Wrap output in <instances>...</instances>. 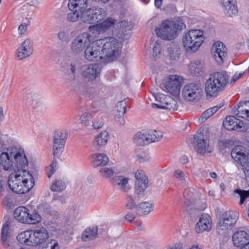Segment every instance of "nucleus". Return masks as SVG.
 <instances>
[{
	"label": "nucleus",
	"instance_id": "1",
	"mask_svg": "<svg viewBox=\"0 0 249 249\" xmlns=\"http://www.w3.org/2000/svg\"><path fill=\"white\" fill-rule=\"evenodd\" d=\"M0 164L5 171L14 172L8 179V184L13 192L24 194L34 186L35 180L28 171L23 169L28 165L24 149L20 145L4 146L0 149Z\"/></svg>",
	"mask_w": 249,
	"mask_h": 249
},
{
	"label": "nucleus",
	"instance_id": "2",
	"mask_svg": "<svg viewBox=\"0 0 249 249\" xmlns=\"http://www.w3.org/2000/svg\"><path fill=\"white\" fill-rule=\"evenodd\" d=\"M186 28V25L179 17L163 20L160 27L155 29L156 35L165 40H172L178 36V32Z\"/></svg>",
	"mask_w": 249,
	"mask_h": 249
},
{
	"label": "nucleus",
	"instance_id": "3",
	"mask_svg": "<svg viewBox=\"0 0 249 249\" xmlns=\"http://www.w3.org/2000/svg\"><path fill=\"white\" fill-rule=\"evenodd\" d=\"M229 82V76L225 71H218L210 74L205 85L207 95L216 97L219 92L225 89Z\"/></svg>",
	"mask_w": 249,
	"mask_h": 249
},
{
	"label": "nucleus",
	"instance_id": "4",
	"mask_svg": "<svg viewBox=\"0 0 249 249\" xmlns=\"http://www.w3.org/2000/svg\"><path fill=\"white\" fill-rule=\"evenodd\" d=\"M100 42L103 63L110 62L117 59L119 56L122 44L114 37H106L98 39Z\"/></svg>",
	"mask_w": 249,
	"mask_h": 249
},
{
	"label": "nucleus",
	"instance_id": "5",
	"mask_svg": "<svg viewBox=\"0 0 249 249\" xmlns=\"http://www.w3.org/2000/svg\"><path fill=\"white\" fill-rule=\"evenodd\" d=\"M204 39L205 37L202 30H191L183 36V46L186 52L193 53L198 49Z\"/></svg>",
	"mask_w": 249,
	"mask_h": 249
},
{
	"label": "nucleus",
	"instance_id": "6",
	"mask_svg": "<svg viewBox=\"0 0 249 249\" xmlns=\"http://www.w3.org/2000/svg\"><path fill=\"white\" fill-rule=\"evenodd\" d=\"M238 219V214L233 211L225 212L219 219L216 230L219 235H224L229 230H231Z\"/></svg>",
	"mask_w": 249,
	"mask_h": 249
},
{
	"label": "nucleus",
	"instance_id": "7",
	"mask_svg": "<svg viewBox=\"0 0 249 249\" xmlns=\"http://www.w3.org/2000/svg\"><path fill=\"white\" fill-rule=\"evenodd\" d=\"M14 217L18 221L28 224H36L41 220V217L36 211L31 213L27 208L20 206L14 212Z\"/></svg>",
	"mask_w": 249,
	"mask_h": 249
},
{
	"label": "nucleus",
	"instance_id": "8",
	"mask_svg": "<svg viewBox=\"0 0 249 249\" xmlns=\"http://www.w3.org/2000/svg\"><path fill=\"white\" fill-rule=\"evenodd\" d=\"M107 15V12L104 8L99 6H93L87 9L82 13L81 20L85 23L93 24L103 20Z\"/></svg>",
	"mask_w": 249,
	"mask_h": 249
},
{
	"label": "nucleus",
	"instance_id": "9",
	"mask_svg": "<svg viewBox=\"0 0 249 249\" xmlns=\"http://www.w3.org/2000/svg\"><path fill=\"white\" fill-rule=\"evenodd\" d=\"M90 36L87 33H82L76 36L70 45V50L74 54L82 53L89 44Z\"/></svg>",
	"mask_w": 249,
	"mask_h": 249
},
{
	"label": "nucleus",
	"instance_id": "10",
	"mask_svg": "<svg viewBox=\"0 0 249 249\" xmlns=\"http://www.w3.org/2000/svg\"><path fill=\"white\" fill-rule=\"evenodd\" d=\"M203 93L202 89L196 84L190 83L186 85L182 90V97L187 101H197Z\"/></svg>",
	"mask_w": 249,
	"mask_h": 249
},
{
	"label": "nucleus",
	"instance_id": "11",
	"mask_svg": "<svg viewBox=\"0 0 249 249\" xmlns=\"http://www.w3.org/2000/svg\"><path fill=\"white\" fill-rule=\"evenodd\" d=\"M100 42L99 40L93 41L88 45L84 51L85 58L89 61H100L103 62V55L102 54Z\"/></svg>",
	"mask_w": 249,
	"mask_h": 249
},
{
	"label": "nucleus",
	"instance_id": "12",
	"mask_svg": "<svg viewBox=\"0 0 249 249\" xmlns=\"http://www.w3.org/2000/svg\"><path fill=\"white\" fill-rule=\"evenodd\" d=\"M192 143L195 150L199 154L204 155L206 153H210L212 152V148L209 146L207 138H205L203 134L201 133L195 134Z\"/></svg>",
	"mask_w": 249,
	"mask_h": 249
},
{
	"label": "nucleus",
	"instance_id": "13",
	"mask_svg": "<svg viewBox=\"0 0 249 249\" xmlns=\"http://www.w3.org/2000/svg\"><path fill=\"white\" fill-rule=\"evenodd\" d=\"M157 104L153 103L151 105L152 108L165 109L169 111H175L178 108L177 101L170 96L162 94L157 99Z\"/></svg>",
	"mask_w": 249,
	"mask_h": 249
},
{
	"label": "nucleus",
	"instance_id": "14",
	"mask_svg": "<svg viewBox=\"0 0 249 249\" xmlns=\"http://www.w3.org/2000/svg\"><path fill=\"white\" fill-rule=\"evenodd\" d=\"M67 138V134L65 131H56L53 138V153L54 157H59L63 151Z\"/></svg>",
	"mask_w": 249,
	"mask_h": 249
},
{
	"label": "nucleus",
	"instance_id": "15",
	"mask_svg": "<svg viewBox=\"0 0 249 249\" xmlns=\"http://www.w3.org/2000/svg\"><path fill=\"white\" fill-rule=\"evenodd\" d=\"M183 83L181 77L177 75H170L164 87L166 90L174 96L179 94L180 88Z\"/></svg>",
	"mask_w": 249,
	"mask_h": 249
},
{
	"label": "nucleus",
	"instance_id": "16",
	"mask_svg": "<svg viewBox=\"0 0 249 249\" xmlns=\"http://www.w3.org/2000/svg\"><path fill=\"white\" fill-rule=\"evenodd\" d=\"M102 69L98 64L87 65L83 67L81 75L89 82H92L100 76Z\"/></svg>",
	"mask_w": 249,
	"mask_h": 249
},
{
	"label": "nucleus",
	"instance_id": "17",
	"mask_svg": "<svg viewBox=\"0 0 249 249\" xmlns=\"http://www.w3.org/2000/svg\"><path fill=\"white\" fill-rule=\"evenodd\" d=\"M33 51V41L26 38L17 50L16 56L19 60L25 59L32 54Z\"/></svg>",
	"mask_w": 249,
	"mask_h": 249
},
{
	"label": "nucleus",
	"instance_id": "18",
	"mask_svg": "<svg viewBox=\"0 0 249 249\" xmlns=\"http://www.w3.org/2000/svg\"><path fill=\"white\" fill-rule=\"evenodd\" d=\"M227 50L224 43L220 41H217L213 45L212 53L218 64L223 63L227 54Z\"/></svg>",
	"mask_w": 249,
	"mask_h": 249
},
{
	"label": "nucleus",
	"instance_id": "19",
	"mask_svg": "<svg viewBox=\"0 0 249 249\" xmlns=\"http://www.w3.org/2000/svg\"><path fill=\"white\" fill-rule=\"evenodd\" d=\"M223 126L229 130L243 131L245 129L243 122L233 116H229L223 121Z\"/></svg>",
	"mask_w": 249,
	"mask_h": 249
},
{
	"label": "nucleus",
	"instance_id": "20",
	"mask_svg": "<svg viewBox=\"0 0 249 249\" xmlns=\"http://www.w3.org/2000/svg\"><path fill=\"white\" fill-rule=\"evenodd\" d=\"M212 228V220L210 215L202 214L196 223L195 230L197 233H202L204 231H209Z\"/></svg>",
	"mask_w": 249,
	"mask_h": 249
},
{
	"label": "nucleus",
	"instance_id": "21",
	"mask_svg": "<svg viewBox=\"0 0 249 249\" xmlns=\"http://www.w3.org/2000/svg\"><path fill=\"white\" fill-rule=\"evenodd\" d=\"M233 245L240 249L249 242V233L242 230L234 232L232 236Z\"/></svg>",
	"mask_w": 249,
	"mask_h": 249
},
{
	"label": "nucleus",
	"instance_id": "22",
	"mask_svg": "<svg viewBox=\"0 0 249 249\" xmlns=\"http://www.w3.org/2000/svg\"><path fill=\"white\" fill-rule=\"evenodd\" d=\"M128 178L123 176H117L112 179V185L118 190L127 193L131 189Z\"/></svg>",
	"mask_w": 249,
	"mask_h": 249
},
{
	"label": "nucleus",
	"instance_id": "23",
	"mask_svg": "<svg viewBox=\"0 0 249 249\" xmlns=\"http://www.w3.org/2000/svg\"><path fill=\"white\" fill-rule=\"evenodd\" d=\"M233 114L239 118L249 121V101L240 102L233 109Z\"/></svg>",
	"mask_w": 249,
	"mask_h": 249
},
{
	"label": "nucleus",
	"instance_id": "24",
	"mask_svg": "<svg viewBox=\"0 0 249 249\" xmlns=\"http://www.w3.org/2000/svg\"><path fill=\"white\" fill-rule=\"evenodd\" d=\"M236 0H221L224 12L228 17H232L238 13Z\"/></svg>",
	"mask_w": 249,
	"mask_h": 249
},
{
	"label": "nucleus",
	"instance_id": "25",
	"mask_svg": "<svg viewBox=\"0 0 249 249\" xmlns=\"http://www.w3.org/2000/svg\"><path fill=\"white\" fill-rule=\"evenodd\" d=\"M246 148L241 145L235 146L231 152L232 158L237 163H241L247 158Z\"/></svg>",
	"mask_w": 249,
	"mask_h": 249
},
{
	"label": "nucleus",
	"instance_id": "26",
	"mask_svg": "<svg viewBox=\"0 0 249 249\" xmlns=\"http://www.w3.org/2000/svg\"><path fill=\"white\" fill-rule=\"evenodd\" d=\"M167 53L170 60L177 61L180 58L181 50L177 44L172 42L167 47Z\"/></svg>",
	"mask_w": 249,
	"mask_h": 249
},
{
	"label": "nucleus",
	"instance_id": "27",
	"mask_svg": "<svg viewBox=\"0 0 249 249\" xmlns=\"http://www.w3.org/2000/svg\"><path fill=\"white\" fill-rule=\"evenodd\" d=\"M24 102L27 106L35 108L38 104V96L33 91H27L24 95Z\"/></svg>",
	"mask_w": 249,
	"mask_h": 249
},
{
	"label": "nucleus",
	"instance_id": "28",
	"mask_svg": "<svg viewBox=\"0 0 249 249\" xmlns=\"http://www.w3.org/2000/svg\"><path fill=\"white\" fill-rule=\"evenodd\" d=\"M88 2L89 0H69L68 7L70 10L76 9L78 11H85L87 10Z\"/></svg>",
	"mask_w": 249,
	"mask_h": 249
},
{
	"label": "nucleus",
	"instance_id": "29",
	"mask_svg": "<svg viewBox=\"0 0 249 249\" xmlns=\"http://www.w3.org/2000/svg\"><path fill=\"white\" fill-rule=\"evenodd\" d=\"M93 165L95 167L100 166H105L108 162L107 156L103 153H97L92 155Z\"/></svg>",
	"mask_w": 249,
	"mask_h": 249
},
{
	"label": "nucleus",
	"instance_id": "30",
	"mask_svg": "<svg viewBox=\"0 0 249 249\" xmlns=\"http://www.w3.org/2000/svg\"><path fill=\"white\" fill-rule=\"evenodd\" d=\"M109 135L106 131L101 132L95 139L93 144L97 149L104 146L108 141Z\"/></svg>",
	"mask_w": 249,
	"mask_h": 249
},
{
	"label": "nucleus",
	"instance_id": "31",
	"mask_svg": "<svg viewBox=\"0 0 249 249\" xmlns=\"http://www.w3.org/2000/svg\"><path fill=\"white\" fill-rule=\"evenodd\" d=\"M97 227L87 228L82 235V240L85 242L93 240L97 237Z\"/></svg>",
	"mask_w": 249,
	"mask_h": 249
},
{
	"label": "nucleus",
	"instance_id": "32",
	"mask_svg": "<svg viewBox=\"0 0 249 249\" xmlns=\"http://www.w3.org/2000/svg\"><path fill=\"white\" fill-rule=\"evenodd\" d=\"M34 232L36 246L43 243L49 237L47 231L43 228L35 230Z\"/></svg>",
	"mask_w": 249,
	"mask_h": 249
},
{
	"label": "nucleus",
	"instance_id": "33",
	"mask_svg": "<svg viewBox=\"0 0 249 249\" xmlns=\"http://www.w3.org/2000/svg\"><path fill=\"white\" fill-rule=\"evenodd\" d=\"M190 72L194 75L199 74L203 71V64L199 60L191 62L188 66Z\"/></svg>",
	"mask_w": 249,
	"mask_h": 249
},
{
	"label": "nucleus",
	"instance_id": "34",
	"mask_svg": "<svg viewBox=\"0 0 249 249\" xmlns=\"http://www.w3.org/2000/svg\"><path fill=\"white\" fill-rule=\"evenodd\" d=\"M146 135L147 143L159 142L163 137L162 132L160 131L151 130L146 132Z\"/></svg>",
	"mask_w": 249,
	"mask_h": 249
},
{
	"label": "nucleus",
	"instance_id": "35",
	"mask_svg": "<svg viewBox=\"0 0 249 249\" xmlns=\"http://www.w3.org/2000/svg\"><path fill=\"white\" fill-rule=\"evenodd\" d=\"M116 20L111 18H108L103 22L97 24L101 33H104L110 30L115 24Z\"/></svg>",
	"mask_w": 249,
	"mask_h": 249
},
{
	"label": "nucleus",
	"instance_id": "36",
	"mask_svg": "<svg viewBox=\"0 0 249 249\" xmlns=\"http://www.w3.org/2000/svg\"><path fill=\"white\" fill-rule=\"evenodd\" d=\"M148 180H136L135 183V193L139 196L142 194L148 187Z\"/></svg>",
	"mask_w": 249,
	"mask_h": 249
},
{
	"label": "nucleus",
	"instance_id": "37",
	"mask_svg": "<svg viewBox=\"0 0 249 249\" xmlns=\"http://www.w3.org/2000/svg\"><path fill=\"white\" fill-rule=\"evenodd\" d=\"M126 104L125 101L122 100L116 104L114 112L118 113L121 117V122H124V115L126 111Z\"/></svg>",
	"mask_w": 249,
	"mask_h": 249
},
{
	"label": "nucleus",
	"instance_id": "38",
	"mask_svg": "<svg viewBox=\"0 0 249 249\" xmlns=\"http://www.w3.org/2000/svg\"><path fill=\"white\" fill-rule=\"evenodd\" d=\"M99 28L98 24L95 25H91L89 27V31L85 33H88L90 36L89 42H93V40L97 37L101 33V31Z\"/></svg>",
	"mask_w": 249,
	"mask_h": 249
},
{
	"label": "nucleus",
	"instance_id": "39",
	"mask_svg": "<svg viewBox=\"0 0 249 249\" xmlns=\"http://www.w3.org/2000/svg\"><path fill=\"white\" fill-rule=\"evenodd\" d=\"M153 204L148 202L141 203L137 208V210L143 214L149 213L153 211Z\"/></svg>",
	"mask_w": 249,
	"mask_h": 249
},
{
	"label": "nucleus",
	"instance_id": "40",
	"mask_svg": "<svg viewBox=\"0 0 249 249\" xmlns=\"http://www.w3.org/2000/svg\"><path fill=\"white\" fill-rule=\"evenodd\" d=\"M71 12L69 13L67 15V19L70 22H75L79 18L81 19V16L84 11H78V10L74 9V10H70Z\"/></svg>",
	"mask_w": 249,
	"mask_h": 249
},
{
	"label": "nucleus",
	"instance_id": "41",
	"mask_svg": "<svg viewBox=\"0 0 249 249\" xmlns=\"http://www.w3.org/2000/svg\"><path fill=\"white\" fill-rule=\"evenodd\" d=\"M234 193L237 195L236 196L237 198H240L239 202V205H242L246 199H248L249 201V191L241 189H236L234 190Z\"/></svg>",
	"mask_w": 249,
	"mask_h": 249
},
{
	"label": "nucleus",
	"instance_id": "42",
	"mask_svg": "<svg viewBox=\"0 0 249 249\" xmlns=\"http://www.w3.org/2000/svg\"><path fill=\"white\" fill-rule=\"evenodd\" d=\"M133 141L136 144L139 145H142L147 143L146 133H142L141 132H138L134 136Z\"/></svg>",
	"mask_w": 249,
	"mask_h": 249
},
{
	"label": "nucleus",
	"instance_id": "43",
	"mask_svg": "<svg viewBox=\"0 0 249 249\" xmlns=\"http://www.w3.org/2000/svg\"><path fill=\"white\" fill-rule=\"evenodd\" d=\"M65 184L60 179H55L53 184L50 186V189L53 192H61L65 189Z\"/></svg>",
	"mask_w": 249,
	"mask_h": 249
},
{
	"label": "nucleus",
	"instance_id": "44",
	"mask_svg": "<svg viewBox=\"0 0 249 249\" xmlns=\"http://www.w3.org/2000/svg\"><path fill=\"white\" fill-rule=\"evenodd\" d=\"M99 173L105 178H108L111 177L114 174V172L112 168L107 167H102L100 169Z\"/></svg>",
	"mask_w": 249,
	"mask_h": 249
},
{
	"label": "nucleus",
	"instance_id": "45",
	"mask_svg": "<svg viewBox=\"0 0 249 249\" xmlns=\"http://www.w3.org/2000/svg\"><path fill=\"white\" fill-rule=\"evenodd\" d=\"M91 115L89 113H84L80 117V123L81 124L84 126H87L89 125V121L91 119Z\"/></svg>",
	"mask_w": 249,
	"mask_h": 249
},
{
	"label": "nucleus",
	"instance_id": "46",
	"mask_svg": "<svg viewBox=\"0 0 249 249\" xmlns=\"http://www.w3.org/2000/svg\"><path fill=\"white\" fill-rule=\"evenodd\" d=\"M29 231H24L18 234L17 237V238L19 243L27 246V240L29 236Z\"/></svg>",
	"mask_w": 249,
	"mask_h": 249
},
{
	"label": "nucleus",
	"instance_id": "47",
	"mask_svg": "<svg viewBox=\"0 0 249 249\" xmlns=\"http://www.w3.org/2000/svg\"><path fill=\"white\" fill-rule=\"evenodd\" d=\"M57 161L56 160L53 159L50 166L46 169L47 177L50 178L51 176L54 173L57 169Z\"/></svg>",
	"mask_w": 249,
	"mask_h": 249
},
{
	"label": "nucleus",
	"instance_id": "48",
	"mask_svg": "<svg viewBox=\"0 0 249 249\" xmlns=\"http://www.w3.org/2000/svg\"><path fill=\"white\" fill-rule=\"evenodd\" d=\"M126 203L125 207L128 209H133L137 207L136 202L134 198L130 195H127L126 196Z\"/></svg>",
	"mask_w": 249,
	"mask_h": 249
},
{
	"label": "nucleus",
	"instance_id": "49",
	"mask_svg": "<svg viewBox=\"0 0 249 249\" xmlns=\"http://www.w3.org/2000/svg\"><path fill=\"white\" fill-rule=\"evenodd\" d=\"M161 53L160 41L157 40L153 47L152 55L154 58H159Z\"/></svg>",
	"mask_w": 249,
	"mask_h": 249
},
{
	"label": "nucleus",
	"instance_id": "50",
	"mask_svg": "<svg viewBox=\"0 0 249 249\" xmlns=\"http://www.w3.org/2000/svg\"><path fill=\"white\" fill-rule=\"evenodd\" d=\"M242 167L245 176L249 175V153L247 154V158L240 163Z\"/></svg>",
	"mask_w": 249,
	"mask_h": 249
},
{
	"label": "nucleus",
	"instance_id": "51",
	"mask_svg": "<svg viewBox=\"0 0 249 249\" xmlns=\"http://www.w3.org/2000/svg\"><path fill=\"white\" fill-rule=\"evenodd\" d=\"M57 36L59 40L62 42H68L70 41L69 34L67 31H60L57 34Z\"/></svg>",
	"mask_w": 249,
	"mask_h": 249
},
{
	"label": "nucleus",
	"instance_id": "52",
	"mask_svg": "<svg viewBox=\"0 0 249 249\" xmlns=\"http://www.w3.org/2000/svg\"><path fill=\"white\" fill-rule=\"evenodd\" d=\"M195 205L197 209L203 211L207 207L206 199L204 198H201L195 202Z\"/></svg>",
	"mask_w": 249,
	"mask_h": 249
},
{
	"label": "nucleus",
	"instance_id": "53",
	"mask_svg": "<svg viewBox=\"0 0 249 249\" xmlns=\"http://www.w3.org/2000/svg\"><path fill=\"white\" fill-rule=\"evenodd\" d=\"M28 235L27 246H36V242L34 231H29Z\"/></svg>",
	"mask_w": 249,
	"mask_h": 249
},
{
	"label": "nucleus",
	"instance_id": "54",
	"mask_svg": "<svg viewBox=\"0 0 249 249\" xmlns=\"http://www.w3.org/2000/svg\"><path fill=\"white\" fill-rule=\"evenodd\" d=\"M118 27L120 28V29L123 33L127 30H129L131 29V26L129 24V23L128 22V21L125 20H123L120 22L119 23Z\"/></svg>",
	"mask_w": 249,
	"mask_h": 249
},
{
	"label": "nucleus",
	"instance_id": "55",
	"mask_svg": "<svg viewBox=\"0 0 249 249\" xmlns=\"http://www.w3.org/2000/svg\"><path fill=\"white\" fill-rule=\"evenodd\" d=\"M9 227L8 225H4L1 230V239H4V238H10L9 232Z\"/></svg>",
	"mask_w": 249,
	"mask_h": 249
},
{
	"label": "nucleus",
	"instance_id": "56",
	"mask_svg": "<svg viewBox=\"0 0 249 249\" xmlns=\"http://www.w3.org/2000/svg\"><path fill=\"white\" fill-rule=\"evenodd\" d=\"M135 177L136 179V180H148V178L146 176L143 171L142 170H138L135 174Z\"/></svg>",
	"mask_w": 249,
	"mask_h": 249
},
{
	"label": "nucleus",
	"instance_id": "57",
	"mask_svg": "<svg viewBox=\"0 0 249 249\" xmlns=\"http://www.w3.org/2000/svg\"><path fill=\"white\" fill-rule=\"evenodd\" d=\"M103 125V121L101 118H96L92 123V127L95 129H99Z\"/></svg>",
	"mask_w": 249,
	"mask_h": 249
},
{
	"label": "nucleus",
	"instance_id": "58",
	"mask_svg": "<svg viewBox=\"0 0 249 249\" xmlns=\"http://www.w3.org/2000/svg\"><path fill=\"white\" fill-rule=\"evenodd\" d=\"M136 160L139 162L140 163H144L150 160V157L149 155H146V154H142V155H138L136 157Z\"/></svg>",
	"mask_w": 249,
	"mask_h": 249
},
{
	"label": "nucleus",
	"instance_id": "59",
	"mask_svg": "<svg viewBox=\"0 0 249 249\" xmlns=\"http://www.w3.org/2000/svg\"><path fill=\"white\" fill-rule=\"evenodd\" d=\"M213 115V113L210 110L208 109L205 111L203 114L201 115V117L199 118V121L202 123L204 122L208 118L210 117Z\"/></svg>",
	"mask_w": 249,
	"mask_h": 249
},
{
	"label": "nucleus",
	"instance_id": "60",
	"mask_svg": "<svg viewBox=\"0 0 249 249\" xmlns=\"http://www.w3.org/2000/svg\"><path fill=\"white\" fill-rule=\"evenodd\" d=\"M174 176L179 180H184L187 177L186 175L179 170H176L174 173Z\"/></svg>",
	"mask_w": 249,
	"mask_h": 249
},
{
	"label": "nucleus",
	"instance_id": "61",
	"mask_svg": "<svg viewBox=\"0 0 249 249\" xmlns=\"http://www.w3.org/2000/svg\"><path fill=\"white\" fill-rule=\"evenodd\" d=\"M165 11L169 14H173L177 12V9L174 4H168L164 8Z\"/></svg>",
	"mask_w": 249,
	"mask_h": 249
},
{
	"label": "nucleus",
	"instance_id": "62",
	"mask_svg": "<svg viewBox=\"0 0 249 249\" xmlns=\"http://www.w3.org/2000/svg\"><path fill=\"white\" fill-rule=\"evenodd\" d=\"M48 248L50 249H59L60 246L58 243L55 240H52L48 243Z\"/></svg>",
	"mask_w": 249,
	"mask_h": 249
},
{
	"label": "nucleus",
	"instance_id": "63",
	"mask_svg": "<svg viewBox=\"0 0 249 249\" xmlns=\"http://www.w3.org/2000/svg\"><path fill=\"white\" fill-rule=\"evenodd\" d=\"M75 225V223H71L70 221H68L65 225L66 231L70 234H71L73 232V228Z\"/></svg>",
	"mask_w": 249,
	"mask_h": 249
},
{
	"label": "nucleus",
	"instance_id": "64",
	"mask_svg": "<svg viewBox=\"0 0 249 249\" xmlns=\"http://www.w3.org/2000/svg\"><path fill=\"white\" fill-rule=\"evenodd\" d=\"M136 214L132 213V212H129L127 213L125 216V218L130 223H132L133 220L136 218Z\"/></svg>",
	"mask_w": 249,
	"mask_h": 249
}]
</instances>
